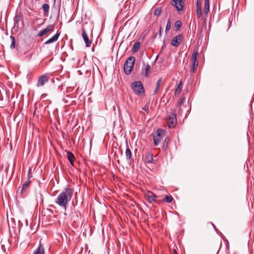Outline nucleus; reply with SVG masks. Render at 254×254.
<instances>
[{"label":"nucleus","instance_id":"25","mask_svg":"<svg viewBox=\"0 0 254 254\" xmlns=\"http://www.w3.org/2000/svg\"><path fill=\"white\" fill-rule=\"evenodd\" d=\"M173 197L171 195H166L163 198V200L165 202L170 203L173 200Z\"/></svg>","mask_w":254,"mask_h":254},{"label":"nucleus","instance_id":"6","mask_svg":"<svg viewBox=\"0 0 254 254\" xmlns=\"http://www.w3.org/2000/svg\"><path fill=\"white\" fill-rule=\"evenodd\" d=\"M171 3L176 8L177 11L182 10L184 7V2L183 0H172Z\"/></svg>","mask_w":254,"mask_h":254},{"label":"nucleus","instance_id":"21","mask_svg":"<svg viewBox=\"0 0 254 254\" xmlns=\"http://www.w3.org/2000/svg\"><path fill=\"white\" fill-rule=\"evenodd\" d=\"M209 11V0H205L204 2V12L207 14Z\"/></svg>","mask_w":254,"mask_h":254},{"label":"nucleus","instance_id":"14","mask_svg":"<svg viewBox=\"0 0 254 254\" xmlns=\"http://www.w3.org/2000/svg\"><path fill=\"white\" fill-rule=\"evenodd\" d=\"M44 253L45 250L44 246L41 244V242H40V244L38 247L34 252L33 254H44Z\"/></svg>","mask_w":254,"mask_h":254},{"label":"nucleus","instance_id":"9","mask_svg":"<svg viewBox=\"0 0 254 254\" xmlns=\"http://www.w3.org/2000/svg\"><path fill=\"white\" fill-rule=\"evenodd\" d=\"M49 80V77L46 75H42L40 76L38 80L37 83V87L43 86L45 83L47 82Z\"/></svg>","mask_w":254,"mask_h":254},{"label":"nucleus","instance_id":"20","mask_svg":"<svg viewBox=\"0 0 254 254\" xmlns=\"http://www.w3.org/2000/svg\"><path fill=\"white\" fill-rule=\"evenodd\" d=\"M157 197V196L155 195L154 193H151V195H148L147 196V201L149 203H152L153 201L155 200V198Z\"/></svg>","mask_w":254,"mask_h":254},{"label":"nucleus","instance_id":"15","mask_svg":"<svg viewBox=\"0 0 254 254\" xmlns=\"http://www.w3.org/2000/svg\"><path fill=\"white\" fill-rule=\"evenodd\" d=\"M67 157L70 164L73 166V162L74 160H75V157L73 155V153H71L70 151H68L67 152Z\"/></svg>","mask_w":254,"mask_h":254},{"label":"nucleus","instance_id":"12","mask_svg":"<svg viewBox=\"0 0 254 254\" xmlns=\"http://www.w3.org/2000/svg\"><path fill=\"white\" fill-rule=\"evenodd\" d=\"M60 34L61 33H59L58 31L56 34H55L52 38H50L49 40L46 41L44 44L47 45L56 42L58 39Z\"/></svg>","mask_w":254,"mask_h":254},{"label":"nucleus","instance_id":"34","mask_svg":"<svg viewBox=\"0 0 254 254\" xmlns=\"http://www.w3.org/2000/svg\"><path fill=\"white\" fill-rule=\"evenodd\" d=\"M150 69V66L149 64H147L145 67V75H146V76H148V73Z\"/></svg>","mask_w":254,"mask_h":254},{"label":"nucleus","instance_id":"16","mask_svg":"<svg viewBox=\"0 0 254 254\" xmlns=\"http://www.w3.org/2000/svg\"><path fill=\"white\" fill-rule=\"evenodd\" d=\"M140 47V43L139 42H136L134 43V44L133 45V47L132 49V52L133 53H136L138 51L139 48Z\"/></svg>","mask_w":254,"mask_h":254},{"label":"nucleus","instance_id":"11","mask_svg":"<svg viewBox=\"0 0 254 254\" xmlns=\"http://www.w3.org/2000/svg\"><path fill=\"white\" fill-rule=\"evenodd\" d=\"M21 16H22V14L20 13H16L15 14V15L13 18L14 27H16V28L19 27V22L21 20Z\"/></svg>","mask_w":254,"mask_h":254},{"label":"nucleus","instance_id":"29","mask_svg":"<svg viewBox=\"0 0 254 254\" xmlns=\"http://www.w3.org/2000/svg\"><path fill=\"white\" fill-rule=\"evenodd\" d=\"M161 8L158 7L155 9L154 11V14L156 16H159L161 13Z\"/></svg>","mask_w":254,"mask_h":254},{"label":"nucleus","instance_id":"5","mask_svg":"<svg viewBox=\"0 0 254 254\" xmlns=\"http://www.w3.org/2000/svg\"><path fill=\"white\" fill-rule=\"evenodd\" d=\"M199 56V54L198 52H195L193 53L191 57V60L192 61V71L194 72V71L198 67V62L197 61V57Z\"/></svg>","mask_w":254,"mask_h":254},{"label":"nucleus","instance_id":"4","mask_svg":"<svg viewBox=\"0 0 254 254\" xmlns=\"http://www.w3.org/2000/svg\"><path fill=\"white\" fill-rule=\"evenodd\" d=\"M176 115L174 113H171L168 117V125L169 128L174 127L177 124Z\"/></svg>","mask_w":254,"mask_h":254},{"label":"nucleus","instance_id":"1","mask_svg":"<svg viewBox=\"0 0 254 254\" xmlns=\"http://www.w3.org/2000/svg\"><path fill=\"white\" fill-rule=\"evenodd\" d=\"M73 191L74 190L72 189L65 188L58 196L55 201L56 203L66 209L67 202L71 199Z\"/></svg>","mask_w":254,"mask_h":254},{"label":"nucleus","instance_id":"38","mask_svg":"<svg viewBox=\"0 0 254 254\" xmlns=\"http://www.w3.org/2000/svg\"><path fill=\"white\" fill-rule=\"evenodd\" d=\"M28 179H30L32 178V175L31 173V169H29L28 170V175H27Z\"/></svg>","mask_w":254,"mask_h":254},{"label":"nucleus","instance_id":"27","mask_svg":"<svg viewBox=\"0 0 254 254\" xmlns=\"http://www.w3.org/2000/svg\"><path fill=\"white\" fill-rule=\"evenodd\" d=\"M171 22L170 18H169L166 26L165 31L167 32L171 28Z\"/></svg>","mask_w":254,"mask_h":254},{"label":"nucleus","instance_id":"30","mask_svg":"<svg viewBox=\"0 0 254 254\" xmlns=\"http://www.w3.org/2000/svg\"><path fill=\"white\" fill-rule=\"evenodd\" d=\"M43 9L45 12H48L49 10V5L48 4L45 3L42 6Z\"/></svg>","mask_w":254,"mask_h":254},{"label":"nucleus","instance_id":"37","mask_svg":"<svg viewBox=\"0 0 254 254\" xmlns=\"http://www.w3.org/2000/svg\"><path fill=\"white\" fill-rule=\"evenodd\" d=\"M122 242L124 245V248H123V251H125L126 253H127V246L125 244V241L123 240Z\"/></svg>","mask_w":254,"mask_h":254},{"label":"nucleus","instance_id":"51","mask_svg":"<svg viewBox=\"0 0 254 254\" xmlns=\"http://www.w3.org/2000/svg\"><path fill=\"white\" fill-rule=\"evenodd\" d=\"M156 36H157V34H155V35H154V38H156Z\"/></svg>","mask_w":254,"mask_h":254},{"label":"nucleus","instance_id":"17","mask_svg":"<svg viewBox=\"0 0 254 254\" xmlns=\"http://www.w3.org/2000/svg\"><path fill=\"white\" fill-rule=\"evenodd\" d=\"M128 61H129L130 64V65L128 66V67L133 69L135 62V58L133 56H130L128 58Z\"/></svg>","mask_w":254,"mask_h":254},{"label":"nucleus","instance_id":"22","mask_svg":"<svg viewBox=\"0 0 254 254\" xmlns=\"http://www.w3.org/2000/svg\"><path fill=\"white\" fill-rule=\"evenodd\" d=\"M162 82V78H160L158 79L157 81V83H156V88L154 91V94H156L158 91V89L159 88V87H160V85L161 84V83Z\"/></svg>","mask_w":254,"mask_h":254},{"label":"nucleus","instance_id":"46","mask_svg":"<svg viewBox=\"0 0 254 254\" xmlns=\"http://www.w3.org/2000/svg\"><path fill=\"white\" fill-rule=\"evenodd\" d=\"M179 113L181 115L182 114V110L181 109H179Z\"/></svg>","mask_w":254,"mask_h":254},{"label":"nucleus","instance_id":"40","mask_svg":"<svg viewBox=\"0 0 254 254\" xmlns=\"http://www.w3.org/2000/svg\"><path fill=\"white\" fill-rule=\"evenodd\" d=\"M161 30H162V27H161V26H160L159 28V34L160 37H161V35H162Z\"/></svg>","mask_w":254,"mask_h":254},{"label":"nucleus","instance_id":"10","mask_svg":"<svg viewBox=\"0 0 254 254\" xmlns=\"http://www.w3.org/2000/svg\"><path fill=\"white\" fill-rule=\"evenodd\" d=\"M82 30V37L84 40V41L85 43L86 46L87 47H89L91 46V42L90 41L88 38V36L87 35V34L86 33V32L85 31V29L84 27H82L81 29Z\"/></svg>","mask_w":254,"mask_h":254},{"label":"nucleus","instance_id":"7","mask_svg":"<svg viewBox=\"0 0 254 254\" xmlns=\"http://www.w3.org/2000/svg\"><path fill=\"white\" fill-rule=\"evenodd\" d=\"M183 39V36L182 34H178L173 38L171 41V45L173 46L178 47Z\"/></svg>","mask_w":254,"mask_h":254},{"label":"nucleus","instance_id":"19","mask_svg":"<svg viewBox=\"0 0 254 254\" xmlns=\"http://www.w3.org/2000/svg\"><path fill=\"white\" fill-rule=\"evenodd\" d=\"M145 159L147 163H151L153 160L152 155L150 153L147 154L145 155Z\"/></svg>","mask_w":254,"mask_h":254},{"label":"nucleus","instance_id":"2","mask_svg":"<svg viewBox=\"0 0 254 254\" xmlns=\"http://www.w3.org/2000/svg\"><path fill=\"white\" fill-rule=\"evenodd\" d=\"M165 131L162 128H159L157 130L156 134L154 135L153 139L154 141V144L157 146L160 143L161 140L163 137Z\"/></svg>","mask_w":254,"mask_h":254},{"label":"nucleus","instance_id":"32","mask_svg":"<svg viewBox=\"0 0 254 254\" xmlns=\"http://www.w3.org/2000/svg\"><path fill=\"white\" fill-rule=\"evenodd\" d=\"M75 214H76V216H73V217L74 218V222L78 221L80 219V218L78 216V214H79V215H80V214L79 212H76Z\"/></svg>","mask_w":254,"mask_h":254},{"label":"nucleus","instance_id":"39","mask_svg":"<svg viewBox=\"0 0 254 254\" xmlns=\"http://www.w3.org/2000/svg\"><path fill=\"white\" fill-rule=\"evenodd\" d=\"M131 156V152L129 149L128 148V158H130Z\"/></svg>","mask_w":254,"mask_h":254},{"label":"nucleus","instance_id":"49","mask_svg":"<svg viewBox=\"0 0 254 254\" xmlns=\"http://www.w3.org/2000/svg\"><path fill=\"white\" fill-rule=\"evenodd\" d=\"M126 143L127 144V138H126Z\"/></svg>","mask_w":254,"mask_h":254},{"label":"nucleus","instance_id":"31","mask_svg":"<svg viewBox=\"0 0 254 254\" xmlns=\"http://www.w3.org/2000/svg\"><path fill=\"white\" fill-rule=\"evenodd\" d=\"M197 17L200 18L202 15L201 8H196Z\"/></svg>","mask_w":254,"mask_h":254},{"label":"nucleus","instance_id":"28","mask_svg":"<svg viewBox=\"0 0 254 254\" xmlns=\"http://www.w3.org/2000/svg\"><path fill=\"white\" fill-rule=\"evenodd\" d=\"M185 100V97L181 98L179 102L177 104V106L179 108H180L181 106L183 104L184 101Z\"/></svg>","mask_w":254,"mask_h":254},{"label":"nucleus","instance_id":"8","mask_svg":"<svg viewBox=\"0 0 254 254\" xmlns=\"http://www.w3.org/2000/svg\"><path fill=\"white\" fill-rule=\"evenodd\" d=\"M55 28L54 24L49 25L46 28L40 31L37 34L39 37H42L48 33L52 31Z\"/></svg>","mask_w":254,"mask_h":254},{"label":"nucleus","instance_id":"42","mask_svg":"<svg viewBox=\"0 0 254 254\" xmlns=\"http://www.w3.org/2000/svg\"><path fill=\"white\" fill-rule=\"evenodd\" d=\"M171 254H178L177 251L175 249H174Z\"/></svg>","mask_w":254,"mask_h":254},{"label":"nucleus","instance_id":"47","mask_svg":"<svg viewBox=\"0 0 254 254\" xmlns=\"http://www.w3.org/2000/svg\"><path fill=\"white\" fill-rule=\"evenodd\" d=\"M130 201L131 202V205H133V203L134 202V201L132 199H130Z\"/></svg>","mask_w":254,"mask_h":254},{"label":"nucleus","instance_id":"45","mask_svg":"<svg viewBox=\"0 0 254 254\" xmlns=\"http://www.w3.org/2000/svg\"><path fill=\"white\" fill-rule=\"evenodd\" d=\"M209 223L212 225L214 228H215L216 226L212 222H210Z\"/></svg>","mask_w":254,"mask_h":254},{"label":"nucleus","instance_id":"13","mask_svg":"<svg viewBox=\"0 0 254 254\" xmlns=\"http://www.w3.org/2000/svg\"><path fill=\"white\" fill-rule=\"evenodd\" d=\"M31 181L29 180L26 181L24 183L20 190L21 195H23L25 193L26 190L29 187Z\"/></svg>","mask_w":254,"mask_h":254},{"label":"nucleus","instance_id":"35","mask_svg":"<svg viewBox=\"0 0 254 254\" xmlns=\"http://www.w3.org/2000/svg\"><path fill=\"white\" fill-rule=\"evenodd\" d=\"M149 109V104H146L144 107L142 108V110H143L145 112H146L147 114L148 113Z\"/></svg>","mask_w":254,"mask_h":254},{"label":"nucleus","instance_id":"23","mask_svg":"<svg viewBox=\"0 0 254 254\" xmlns=\"http://www.w3.org/2000/svg\"><path fill=\"white\" fill-rule=\"evenodd\" d=\"M169 138L168 137H166L164 141V142H163V149L164 150H166L168 147V143H169Z\"/></svg>","mask_w":254,"mask_h":254},{"label":"nucleus","instance_id":"26","mask_svg":"<svg viewBox=\"0 0 254 254\" xmlns=\"http://www.w3.org/2000/svg\"><path fill=\"white\" fill-rule=\"evenodd\" d=\"M182 22L180 20H178L175 23V27L176 30L179 29L182 27Z\"/></svg>","mask_w":254,"mask_h":254},{"label":"nucleus","instance_id":"18","mask_svg":"<svg viewBox=\"0 0 254 254\" xmlns=\"http://www.w3.org/2000/svg\"><path fill=\"white\" fill-rule=\"evenodd\" d=\"M182 82L180 81L179 83L178 84L177 88H176L175 95L176 96H178L181 93L182 90Z\"/></svg>","mask_w":254,"mask_h":254},{"label":"nucleus","instance_id":"44","mask_svg":"<svg viewBox=\"0 0 254 254\" xmlns=\"http://www.w3.org/2000/svg\"><path fill=\"white\" fill-rule=\"evenodd\" d=\"M215 230V231L219 234V233H221V232L219 231V230L215 227V228H214Z\"/></svg>","mask_w":254,"mask_h":254},{"label":"nucleus","instance_id":"33","mask_svg":"<svg viewBox=\"0 0 254 254\" xmlns=\"http://www.w3.org/2000/svg\"><path fill=\"white\" fill-rule=\"evenodd\" d=\"M124 71L126 74H127V60H126L124 63Z\"/></svg>","mask_w":254,"mask_h":254},{"label":"nucleus","instance_id":"24","mask_svg":"<svg viewBox=\"0 0 254 254\" xmlns=\"http://www.w3.org/2000/svg\"><path fill=\"white\" fill-rule=\"evenodd\" d=\"M10 39L11 40L10 48L12 49H13L15 47V38L12 36H10Z\"/></svg>","mask_w":254,"mask_h":254},{"label":"nucleus","instance_id":"3","mask_svg":"<svg viewBox=\"0 0 254 254\" xmlns=\"http://www.w3.org/2000/svg\"><path fill=\"white\" fill-rule=\"evenodd\" d=\"M131 87L134 93L138 95H140L144 92L142 84L140 81L134 82L131 85Z\"/></svg>","mask_w":254,"mask_h":254},{"label":"nucleus","instance_id":"41","mask_svg":"<svg viewBox=\"0 0 254 254\" xmlns=\"http://www.w3.org/2000/svg\"><path fill=\"white\" fill-rule=\"evenodd\" d=\"M132 70V68H128V75L130 74V73L131 72Z\"/></svg>","mask_w":254,"mask_h":254},{"label":"nucleus","instance_id":"36","mask_svg":"<svg viewBox=\"0 0 254 254\" xmlns=\"http://www.w3.org/2000/svg\"><path fill=\"white\" fill-rule=\"evenodd\" d=\"M201 2L200 0H196V8H201Z\"/></svg>","mask_w":254,"mask_h":254},{"label":"nucleus","instance_id":"48","mask_svg":"<svg viewBox=\"0 0 254 254\" xmlns=\"http://www.w3.org/2000/svg\"><path fill=\"white\" fill-rule=\"evenodd\" d=\"M125 154L127 156V147H126V150H125Z\"/></svg>","mask_w":254,"mask_h":254},{"label":"nucleus","instance_id":"50","mask_svg":"<svg viewBox=\"0 0 254 254\" xmlns=\"http://www.w3.org/2000/svg\"><path fill=\"white\" fill-rule=\"evenodd\" d=\"M131 33H130V34H129V35H128V36H127V37L128 38V37L131 35Z\"/></svg>","mask_w":254,"mask_h":254},{"label":"nucleus","instance_id":"43","mask_svg":"<svg viewBox=\"0 0 254 254\" xmlns=\"http://www.w3.org/2000/svg\"><path fill=\"white\" fill-rule=\"evenodd\" d=\"M124 45V43H123V42L121 44L120 46V47H119V50H122V47Z\"/></svg>","mask_w":254,"mask_h":254}]
</instances>
